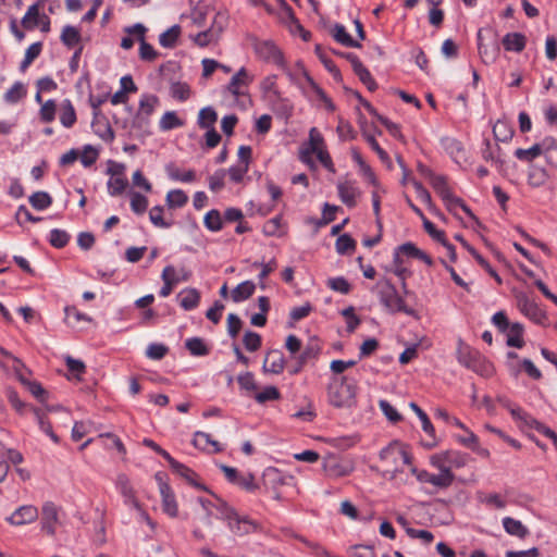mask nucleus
Returning <instances> with one entry per match:
<instances>
[{"mask_svg": "<svg viewBox=\"0 0 557 557\" xmlns=\"http://www.w3.org/2000/svg\"><path fill=\"white\" fill-rule=\"evenodd\" d=\"M329 401L338 409H349L357 404V386L347 379L341 377L332 381L327 388Z\"/></svg>", "mask_w": 557, "mask_h": 557, "instance_id": "nucleus-1", "label": "nucleus"}, {"mask_svg": "<svg viewBox=\"0 0 557 557\" xmlns=\"http://www.w3.org/2000/svg\"><path fill=\"white\" fill-rule=\"evenodd\" d=\"M383 461V472L385 476L395 479L398 472H403L404 467L409 465L410 457L408 453L397 443L391 444L380 454Z\"/></svg>", "mask_w": 557, "mask_h": 557, "instance_id": "nucleus-2", "label": "nucleus"}, {"mask_svg": "<svg viewBox=\"0 0 557 557\" xmlns=\"http://www.w3.org/2000/svg\"><path fill=\"white\" fill-rule=\"evenodd\" d=\"M356 469L354 459L345 458L334 453H327L322 458V471L329 479L349 476Z\"/></svg>", "mask_w": 557, "mask_h": 557, "instance_id": "nucleus-3", "label": "nucleus"}, {"mask_svg": "<svg viewBox=\"0 0 557 557\" xmlns=\"http://www.w3.org/2000/svg\"><path fill=\"white\" fill-rule=\"evenodd\" d=\"M381 302L391 312L403 311L407 314H413L414 311L405 305L395 286L387 280H381L376 286Z\"/></svg>", "mask_w": 557, "mask_h": 557, "instance_id": "nucleus-4", "label": "nucleus"}, {"mask_svg": "<svg viewBox=\"0 0 557 557\" xmlns=\"http://www.w3.org/2000/svg\"><path fill=\"white\" fill-rule=\"evenodd\" d=\"M199 504L203 508L205 512H210L211 507H214L219 512V518L226 521L230 530L232 532H237L240 530L242 519L238 513L230 507L224 500L218 498L216 504H212L209 499L198 498Z\"/></svg>", "mask_w": 557, "mask_h": 557, "instance_id": "nucleus-5", "label": "nucleus"}, {"mask_svg": "<svg viewBox=\"0 0 557 557\" xmlns=\"http://www.w3.org/2000/svg\"><path fill=\"white\" fill-rule=\"evenodd\" d=\"M124 30L125 33L129 35H135L137 37V40L139 41V58L143 61L151 62L158 58L159 53L145 39L147 28L145 27L144 24L137 23L126 27Z\"/></svg>", "mask_w": 557, "mask_h": 557, "instance_id": "nucleus-6", "label": "nucleus"}, {"mask_svg": "<svg viewBox=\"0 0 557 557\" xmlns=\"http://www.w3.org/2000/svg\"><path fill=\"white\" fill-rule=\"evenodd\" d=\"M253 48L258 58L264 60L265 62L273 63L277 67L284 69L285 62L283 54L272 41H257Z\"/></svg>", "mask_w": 557, "mask_h": 557, "instance_id": "nucleus-7", "label": "nucleus"}, {"mask_svg": "<svg viewBox=\"0 0 557 557\" xmlns=\"http://www.w3.org/2000/svg\"><path fill=\"white\" fill-rule=\"evenodd\" d=\"M515 297L519 310L525 317L540 324L546 320V313L524 293L515 290Z\"/></svg>", "mask_w": 557, "mask_h": 557, "instance_id": "nucleus-8", "label": "nucleus"}, {"mask_svg": "<svg viewBox=\"0 0 557 557\" xmlns=\"http://www.w3.org/2000/svg\"><path fill=\"white\" fill-rule=\"evenodd\" d=\"M218 121V113L212 107L202 108L198 113V125L205 129L203 139H222L214 125Z\"/></svg>", "mask_w": 557, "mask_h": 557, "instance_id": "nucleus-9", "label": "nucleus"}, {"mask_svg": "<svg viewBox=\"0 0 557 557\" xmlns=\"http://www.w3.org/2000/svg\"><path fill=\"white\" fill-rule=\"evenodd\" d=\"M59 522V509L52 502H47L41 508V530L48 535L55 534V525Z\"/></svg>", "mask_w": 557, "mask_h": 557, "instance_id": "nucleus-10", "label": "nucleus"}, {"mask_svg": "<svg viewBox=\"0 0 557 557\" xmlns=\"http://www.w3.org/2000/svg\"><path fill=\"white\" fill-rule=\"evenodd\" d=\"M262 483L267 490H271L273 492V497L276 500L281 499L277 488L285 484V476L278 469L274 467L265 468L262 473Z\"/></svg>", "mask_w": 557, "mask_h": 557, "instance_id": "nucleus-11", "label": "nucleus"}, {"mask_svg": "<svg viewBox=\"0 0 557 557\" xmlns=\"http://www.w3.org/2000/svg\"><path fill=\"white\" fill-rule=\"evenodd\" d=\"M38 518V509L32 505H25L17 508L7 521L12 525H23L34 522Z\"/></svg>", "mask_w": 557, "mask_h": 557, "instance_id": "nucleus-12", "label": "nucleus"}, {"mask_svg": "<svg viewBox=\"0 0 557 557\" xmlns=\"http://www.w3.org/2000/svg\"><path fill=\"white\" fill-rule=\"evenodd\" d=\"M548 141H535L530 147L518 148L515 156L523 162H532L541 156H545Z\"/></svg>", "mask_w": 557, "mask_h": 557, "instance_id": "nucleus-13", "label": "nucleus"}, {"mask_svg": "<svg viewBox=\"0 0 557 557\" xmlns=\"http://www.w3.org/2000/svg\"><path fill=\"white\" fill-rule=\"evenodd\" d=\"M224 15L221 13H218L214 18V24H218V28L215 26H212L211 28L200 32L197 35L194 36V41L200 46L206 47L212 41L216 40L219 33L222 30V22L224 21Z\"/></svg>", "mask_w": 557, "mask_h": 557, "instance_id": "nucleus-14", "label": "nucleus"}, {"mask_svg": "<svg viewBox=\"0 0 557 557\" xmlns=\"http://www.w3.org/2000/svg\"><path fill=\"white\" fill-rule=\"evenodd\" d=\"M418 479L421 482H428L437 487H448L454 481V474L449 469H443L438 474H430L422 471L418 474Z\"/></svg>", "mask_w": 557, "mask_h": 557, "instance_id": "nucleus-15", "label": "nucleus"}, {"mask_svg": "<svg viewBox=\"0 0 557 557\" xmlns=\"http://www.w3.org/2000/svg\"><path fill=\"white\" fill-rule=\"evenodd\" d=\"M478 50H479V54H480L481 60L485 64H492L498 58L499 47L497 46L496 42H494V44H484L482 29H480L478 32Z\"/></svg>", "mask_w": 557, "mask_h": 557, "instance_id": "nucleus-16", "label": "nucleus"}, {"mask_svg": "<svg viewBox=\"0 0 557 557\" xmlns=\"http://www.w3.org/2000/svg\"><path fill=\"white\" fill-rule=\"evenodd\" d=\"M160 494L162 497V509L170 517L174 518L178 513L175 495L166 482H161Z\"/></svg>", "mask_w": 557, "mask_h": 557, "instance_id": "nucleus-17", "label": "nucleus"}, {"mask_svg": "<svg viewBox=\"0 0 557 557\" xmlns=\"http://www.w3.org/2000/svg\"><path fill=\"white\" fill-rule=\"evenodd\" d=\"M285 367V358L278 349L270 350L264 358L263 369L265 372L278 374Z\"/></svg>", "mask_w": 557, "mask_h": 557, "instance_id": "nucleus-18", "label": "nucleus"}, {"mask_svg": "<svg viewBox=\"0 0 557 557\" xmlns=\"http://www.w3.org/2000/svg\"><path fill=\"white\" fill-rule=\"evenodd\" d=\"M193 444L196 448L208 453H219L222 450L219 442L211 438L210 434L197 431L194 434Z\"/></svg>", "mask_w": 557, "mask_h": 557, "instance_id": "nucleus-19", "label": "nucleus"}, {"mask_svg": "<svg viewBox=\"0 0 557 557\" xmlns=\"http://www.w3.org/2000/svg\"><path fill=\"white\" fill-rule=\"evenodd\" d=\"M502 44L506 51L521 52L527 44L525 36L521 33H508L503 37Z\"/></svg>", "mask_w": 557, "mask_h": 557, "instance_id": "nucleus-20", "label": "nucleus"}, {"mask_svg": "<svg viewBox=\"0 0 557 557\" xmlns=\"http://www.w3.org/2000/svg\"><path fill=\"white\" fill-rule=\"evenodd\" d=\"M59 119L63 126L72 127L76 122L75 109L69 99H64L59 107Z\"/></svg>", "mask_w": 557, "mask_h": 557, "instance_id": "nucleus-21", "label": "nucleus"}, {"mask_svg": "<svg viewBox=\"0 0 557 557\" xmlns=\"http://www.w3.org/2000/svg\"><path fill=\"white\" fill-rule=\"evenodd\" d=\"M309 84L311 100L327 111L334 110V104L325 92L311 79H309Z\"/></svg>", "mask_w": 557, "mask_h": 557, "instance_id": "nucleus-22", "label": "nucleus"}, {"mask_svg": "<svg viewBox=\"0 0 557 557\" xmlns=\"http://www.w3.org/2000/svg\"><path fill=\"white\" fill-rule=\"evenodd\" d=\"M180 305L185 310L195 309L200 300V294L196 288H185L178 294Z\"/></svg>", "mask_w": 557, "mask_h": 557, "instance_id": "nucleus-23", "label": "nucleus"}, {"mask_svg": "<svg viewBox=\"0 0 557 557\" xmlns=\"http://www.w3.org/2000/svg\"><path fill=\"white\" fill-rule=\"evenodd\" d=\"M284 17L289 27L290 33H293L294 35H299L305 41L309 40V32L304 29L298 20L295 17L290 8H285Z\"/></svg>", "mask_w": 557, "mask_h": 557, "instance_id": "nucleus-24", "label": "nucleus"}, {"mask_svg": "<svg viewBox=\"0 0 557 557\" xmlns=\"http://www.w3.org/2000/svg\"><path fill=\"white\" fill-rule=\"evenodd\" d=\"M462 246L475 258V260L495 278L498 284H502L500 276L490 265V263L473 248L471 247L461 236H456Z\"/></svg>", "mask_w": 557, "mask_h": 557, "instance_id": "nucleus-25", "label": "nucleus"}, {"mask_svg": "<svg viewBox=\"0 0 557 557\" xmlns=\"http://www.w3.org/2000/svg\"><path fill=\"white\" fill-rule=\"evenodd\" d=\"M319 144H323V141H308L299 150L300 160L310 169L315 168L313 157L317 156Z\"/></svg>", "mask_w": 557, "mask_h": 557, "instance_id": "nucleus-26", "label": "nucleus"}, {"mask_svg": "<svg viewBox=\"0 0 557 557\" xmlns=\"http://www.w3.org/2000/svg\"><path fill=\"white\" fill-rule=\"evenodd\" d=\"M258 307L260 312L251 315L250 323L253 326H264L267 323V313L270 309L269 298L265 296H261L258 298Z\"/></svg>", "mask_w": 557, "mask_h": 557, "instance_id": "nucleus-27", "label": "nucleus"}, {"mask_svg": "<svg viewBox=\"0 0 557 557\" xmlns=\"http://www.w3.org/2000/svg\"><path fill=\"white\" fill-rule=\"evenodd\" d=\"M507 345L510 347L521 348L523 346V326L520 323H512L507 331Z\"/></svg>", "mask_w": 557, "mask_h": 557, "instance_id": "nucleus-28", "label": "nucleus"}, {"mask_svg": "<svg viewBox=\"0 0 557 557\" xmlns=\"http://www.w3.org/2000/svg\"><path fill=\"white\" fill-rule=\"evenodd\" d=\"M39 3L32 4L22 17V25L26 29H34L40 22Z\"/></svg>", "mask_w": 557, "mask_h": 557, "instance_id": "nucleus-29", "label": "nucleus"}, {"mask_svg": "<svg viewBox=\"0 0 557 557\" xmlns=\"http://www.w3.org/2000/svg\"><path fill=\"white\" fill-rule=\"evenodd\" d=\"M26 96V88L22 82H15L11 88L7 90L3 99L7 103L14 104Z\"/></svg>", "mask_w": 557, "mask_h": 557, "instance_id": "nucleus-30", "label": "nucleus"}, {"mask_svg": "<svg viewBox=\"0 0 557 557\" xmlns=\"http://www.w3.org/2000/svg\"><path fill=\"white\" fill-rule=\"evenodd\" d=\"M503 524L506 532L509 533L510 535L523 539L529 534V530L527 529V527H524L519 520H515L510 517H507L504 519Z\"/></svg>", "mask_w": 557, "mask_h": 557, "instance_id": "nucleus-31", "label": "nucleus"}, {"mask_svg": "<svg viewBox=\"0 0 557 557\" xmlns=\"http://www.w3.org/2000/svg\"><path fill=\"white\" fill-rule=\"evenodd\" d=\"M483 157L486 161H491L493 164H503V154L500 147L497 141H486L485 149L483 150Z\"/></svg>", "mask_w": 557, "mask_h": 557, "instance_id": "nucleus-32", "label": "nucleus"}, {"mask_svg": "<svg viewBox=\"0 0 557 557\" xmlns=\"http://www.w3.org/2000/svg\"><path fill=\"white\" fill-rule=\"evenodd\" d=\"M172 98L178 101H186L191 95L190 86L186 82H172L170 86Z\"/></svg>", "mask_w": 557, "mask_h": 557, "instance_id": "nucleus-33", "label": "nucleus"}, {"mask_svg": "<svg viewBox=\"0 0 557 557\" xmlns=\"http://www.w3.org/2000/svg\"><path fill=\"white\" fill-rule=\"evenodd\" d=\"M181 35V27L173 25L159 36V42L164 48H173Z\"/></svg>", "mask_w": 557, "mask_h": 557, "instance_id": "nucleus-34", "label": "nucleus"}, {"mask_svg": "<svg viewBox=\"0 0 557 557\" xmlns=\"http://www.w3.org/2000/svg\"><path fill=\"white\" fill-rule=\"evenodd\" d=\"M61 41L64 46L72 48L81 41V33L77 28L66 25L62 29Z\"/></svg>", "mask_w": 557, "mask_h": 557, "instance_id": "nucleus-35", "label": "nucleus"}, {"mask_svg": "<svg viewBox=\"0 0 557 557\" xmlns=\"http://www.w3.org/2000/svg\"><path fill=\"white\" fill-rule=\"evenodd\" d=\"M185 346L193 356L201 357L209 354V348L200 337L188 338Z\"/></svg>", "mask_w": 557, "mask_h": 557, "instance_id": "nucleus-36", "label": "nucleus"}, {"mask_svg": "<svg viewBox=\"0 0 557 557\" xmlns=\"http://www.w3.org/2000/svg\"><path fill=\"white\" fill-rule=\"evenodd\" d=\"M29 202L36 210H45L52 203L51 196L46 191H36L29 196Z\"/></svg>", "mask_w": 557, "mask_h": 557, "instance_id": "nucleus-37", "label": "nucleus"}, {"mask_svg": "<svg viewBox=\"0 0 557 557\" xmlns=\"http://www.w3.org/2000/svg\"><path fill=\"white\" fill-rule=\"evenodd\" d=\"M338 194H339L342 201L345 205H347L349 207L355 206V203H356L355 198H356L357 191L349 182L338 184Z\"/></svg>", "mask_w": 557, "mask_h": 557, "instance_id": "nucleus-38", "label": "nucleus"}, {"mask_svg": "<svg viewBox=\"0 0 557 557\" xmlns=\"http://www.w3.org/2000/svg\"><path fill=\"white\" fill-rule=\"evenodd\" d=\"M418 418L421 421L423 431L428 435V438H425L423 441V444L426 447H434L436 445V438H435V434H434L435 431H434L433 424L431 423V421L425 412L420 414Z\"/></svg>", "mask_w": 557, "mask_h": 557, "instance_id": "nucleus-39", "label": "nucleus"}, {"mask_svg": "<svg viewBox=\"0 0 557 557\" xmlns=\"http://www.w3.org/2000/svg\"><path fill=\"white\" fill-rule=\"evenodd\" d=\"M446 203V207L449 211L456 212L457 208H460L466 214H468L471 219L476 220L475 215L469 209L468 206L458 197H455L453 193L448 195L447 198L443 199Z\"/></svg>", "mask_w": 557, "mask_h": 557, "instance_id": "nucleus-40", "label": "nucleus"}, {"mask_svg": "<svg viewBox=\"0 0 557 557\" xmlns=\"http://www.w3.org/2000/svg\"><path fill=\"white\" fill-rule=\"evenodd\" d=\"M398 250L405 255H407L408 257H412V258H418V259H421L423 260L426 264L431 265L432 264V259L425 253L423 252L422 250H420L419 248H417L413 244L411 243H407V244H404L401 245Z\"/></svg>", "mask_w": 557, "mask_h": 557, "instance_id": "nucleus-41", "label": "nucleus"}, {"mask_svg": "<svg viewBox=\"0 0 557 557\" xmlns=\"http://www.w3.org/2000/svg\"><path fill=\"white\" fill-rule=\"evenodd\" d=\"M333 36L339 44L347 47H359V42L354 40L350 35L346 32L343 25H335L333 29Z\"/></svg>", "mask_w": 557, "mask_h": 557, "instance_id": "nucleus-42", "label": "nucleus"}, {"mask_svg": "<svg viewBox=\"0 0 557 557\" xmlns=\"http://www.w3.org/2000/svg\"><path fill=\"white\" fill-rule=\"evenodd\" d=\"M244 84V66H242L236 74L232 77L231 82L226 86V90L238 100L240 96V86Z\"/></svg>", "mask_w": 557, "mask_h": 557, "instance_id": "nucleus-43", "label": "nucleus"}, {"mask_svg": "<svg viewBox=\"0 0 557 557\" xmlns=\"http://www.w3.org/2000/svg\"><path fill=\"white\" fill-rule=\"evenodd\" d=\"M188 201L187 195L182 189L170 190L166 195V203L170 208H181Z\"/></svg>", "mask_w": 557, "mask_h": 557, "instance_id": "nucleus-44", "label": "nucleus"}, {"mask_svg": "<svg viewBox=\"0 0 557 557\" xmlns=\"http://www.w3.org/2000/svg\"><path fill=\"white\" fill-rule=\"evenodd\" d=\"M253 397L257 403L264 404L267 401L278 400L281 398V394L275 386H267L263 391L256 392Z\"/></svg>", "mask_w": 557, "mask_h": 557, "instance_id": "nucleus-45", "label": "nucleus"}, {"mask_svg": "<svg viewBox=\"0 0 557 557\" xmlns=\"http://www.w3.org/2000/svg\"><path fill=\"white\" fill-rule=\"evenodd\" d=\"M166 170H168V174H169L170 178L173 181L190 183V182L195 181V178H196V174L193 170H188V171L182 173L181 170L174 165H169L166 168Z\"/></svg>", "mask_w": 557, "mask_h": 557, "instance_id": "nucleus-46", "label": "nucleus"}, {"mask_svg": "<svg viewBox=\"0 0 557 557\" xmlns=\"http://www.w3.org/2000/svg\"><path fill=\"white\" fill-rule=\"evenodd\" d=\"M98 156L99 150L96 147L86 145L79 152V160L85 168H89L97 161Z\"/></svg>", "mask_w": 557, "mask_h": 557, "instance_id": "nucleus-47", "label": "nucleus"}, {"mask_svg": "<svg viewBox=\"0 0 557 557\" xmlns=\"http://www.w3.org/2000/svg\"><path fill=\"white\" fill-rule=\"evenodd\" d=\"M70 235L64 230L53 228L50 231L49 243L54 248H63L67 245Z\"/></svg>", "mask_w": 557, "mask_h": 557, "instance_id": "nucleus-48", "label": "nucleus"}, {"mask_svg": "<svg viewBox=\"0 0 557 557\" xmlns=\"http://www.w3.org/2000/svg\"><path fill=\"white\" fill-rule=\"evenodd\" d=\"M430 184L435 189V191L442 197V199L447 198L451 193L446 177L442 175H431Z\"/></svg>", "mask_w": 557, "mask_h": 557, "instance_id": "nucleus-49", "label": "nucleus"}, {"mask_svg": "<svg viewBox=\"0 0 557 557\" xmlns=\"http://www.w3.org/2000/svg\"><path fill=\"white\" fill-rule=\"evenodd\" d=\"M354 70L361 82L366 84L370 90H374L376 88V84L373 81L370 72L362 65L360 61L354 62Z\"/></svg>", "mask_w": 557, "mask_h": 557, "instance_id": "nucleus-50", "label": "nucleus"}, {"mask_svg": "<svg viewBox=\"0 0 557 557\" xmlns=\"http://www.w3.org/2000/svg\"><path fill=\"white\" fill-rule=\"evenodd\" d=\"M65 321L69 325L74 326L81 321L91 322V318L79 312L75 307L65 308Z\"/></svg>", "mask_w": 557, "mask_h": 557, "instance_id": "nucleus-51", "label": "nucleus"}, {"mask_svg": "<svg viewBox=\"0 0 557 557\" xmlns=\"http://www.w3.org/2000/svg\"><path fill=\"white\" fill-rule=\"evenodd\" d=\"M320 350L319 343L315 339H311L299 356L300 364H305L307 360L315 358Z\"/></svg>", "mask_w": 557, "mask_h": 557, "instance_id": "nucleus-52", "label": "nucleus"}, {"mask_svg": "<svg viewBox=\"0 0 557 557\" xmlns=\"http://www.w3.org/2000/svg\"><path fill=\"white\" fill-rule=\"evenodd\" d=\"M148 207V199L146 196L139 193H132L131 208L136 214H143L146 212Z\"/></svg>", "mask_w": 557, "mask_h": 557, "instance_id": "nucleus-53", "label": "nucleus"}, {"mask_svg": "<svg viewBox=\"0 0 557 557\" xmlns=\"http://www.w3.org/2000/svg\"><path fill=\"white\" fill-rule=\"evenodd\" d=\"M205 225L210 231L216 232L222 228V219L218 210H210L205 216Z\"/></svg>", "mask_w": 557, "mask_h": 557, "instance_id": "nucleus-54", "label": "nucleus"}, {"mask_svg": "<svg viewBox=\"0 0 557 557\" xmlns=\"http://www.w3.org/2000/svg\"><path fill=\"white\" fill-rule=\"evenodd\" d=\"M159 99L154 95H143L139 100V111L146 115H150L158 104Z\"/></svg>", "mask_w": 557, "mask_h": 557, "instance_id": "nucleus-55", "label": "nucleus"}, {"mask_svg": "<svg viewBox=\"0 0 557 557\" xmlns=\"http://www.w3.org/2000/svg\"><path fill=\"white\" fill-rule=\"evenodd\" d=\"M183 122L176 115L175 112L169 111L165 112L160 120V127L162 129H172L181 126Z\"/></svg>", "mask_w": 557, "mask_h": 557, "instance_id": "nucleus-56", "label": "nucleus"}, {"mask_svg": "<svg viewBox=\"0 0 557 557\" xmlns=\"http://www.w3.org/2000/svg\"><path fill=\"white\" fill-rule=\"evenodd\" d=\"M127 186V180L124 177H111L108 181V191L111 196L121 195Z\"/></svg>", "mask_w": 557, "mask_h": 557, "instance_id": "nucleus-57", "label": "nucleus"}, {"mask_svg": "<svg viewBox=\"0 0 557 557\" xmlns=\"http://www.w3.org/2000/svg\"><path fill=\"white\" fill-rule=\"evenodd\" d=\"M356 247V242L347 234L341 235L336 239V251L338 253H346L348 251H354Z\"/></svg>", "mask_w": 557, "mask_h": 557, "instance_id": "nucleus-58", "label": "nucleus"}, {"mask_svg": "<svg viewBox=\"0 0 557 557\" xmlns=\"http://www.w3.org/2000/svg\"><path fill=\"white\" fill-rule=\"evenodd\" d=\"M243 326V322L240 318L235 313H230L227 315V334L235 339Z\"/></svg>", "mask_w": 557, "mask_h": 557, "instance_id": "nucleus-59", "label": "nucleus"}, {"mask_svg": "<svg viewBox=\"0 0 557 557\" xmlns=\"http://www.w3.org/2000/svg\"><path fill=\"white\" fill-rule=\"evenodd\" d=\"M548 175L544 169L532 170L528 175V182L533 187H540L545 184Z\"/></svg>", "mask_w": 557, "mask_h": 557, "instance_id": "nucleus-60", "label": "nucleus"}, {"mask_svg": "<svg viewBox=\"0 0 557 557\" xmlns=\"http://www.w3.org/2000/svg\"><path fill=\"white\" fill-rule=\"evenodd\" d=\"M5 395H7L9 403L11 404V406L18 413H23V410L25 409L26 404L20 399L17 392L13 387L8 386L5 388Z\"/></svg>", "mask_w": 557, "mask_h": 557, "instance_id": "nucleus-61", "label": "nucleus"}, {"mask_svg": "<svg viewBox=\"0 0 557 557\" xmlns=\"http://www.w3.org/2000/svg\"><path fill=\"white\" fill-rule=\"evenodd\" d=\"M57 106L54 100H47L41 104L39 114L44 122H51L55 117Z\"/></svg>", "mask_w": 557, "mask_h": 557, "instance_id": "nucleus-62", "label": "nucleus"}, {"mask_svg": "<svg viewBox=\"0 0 557 557\" xmlns=\"http://www.w3.org/2000/svg\"><path fill=\"white\" fill-rule=\"evenodd\" d=\"M379 405L385 417L391 422L396 423L403 419V416L387 400H380Z\"/></svg>", "mask_w": 557, "mask_h": 557, "instance_id": "nucleus-63", "label": "nucleus"}, {"mask_svg": "<svg viewBox=\"0 0 557 557\" xmlns=\"http://www.w3.org/2000/svg\"><path fill=\"white\" fill-rule=\"evenodd\" d=\"M64 360L69 371L79 380L81 375L86 371L85 363L81 360L74 359L71 356H66Z\"/></svg>", "mask_w": 557, "mask_h": 557, "instance_id": "nucleus-64", "label": "nucleus"}]
</instances>
